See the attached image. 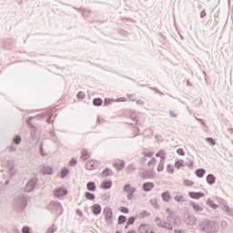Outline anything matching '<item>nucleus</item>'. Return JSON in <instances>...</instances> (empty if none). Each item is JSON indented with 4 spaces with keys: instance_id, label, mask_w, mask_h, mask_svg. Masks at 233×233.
Instances as JSON below:
<instances>
[{
    "instance_id": "obj_1",
    "label": "nucleus",
    "mask_w": 233,
    "mask_h": 233,
    "mask_svg": "<svg viewBox=\"0 0 233 233\" xmlns=\"http://www.w3.org/2000/svg\"><path fill=\"white\" fill-rule=\"evenodd\" d=\"M103 216H104L106 223L107 225H112V223L114 221V214L112 212V208H105L103 210Z\"/></svg>"
},
{
    "instance_id": "obj_2",
    "label": "nucleus",
    "mask_w": 233,
    "mask_h": 233,
    "mask_svg": "<svg viewBox=\"0 0 233 233\" xmlns=\"http://www.w3.org/2000/svg\"><path fill=\"white\" fill-rule=\"evenodd\" d=\"M68 194V190L65 187H59L54 191L55 198H63Z\"/></svg>"
},
{
    "instance_id": "obj_3",
    "label": "nucleus",
    "mask_w": 233,
    "mask_h": 233,
    "mask_svg": "<svg viewBox=\"0 0 233 233\" xmlns=\"http://www.w3.org/2000/svg\"><path fill=\"white\" fill-rule=\"evenodd\" d=\"M140 233H155L150 226L144 224L139 228Z\"/></svg>"
},
{
    "instance_id": "obj_4",
    "label": "nucleus",
    "mask_w": 233,
    "mask_h": 233,
    "mask_svg": "<svg viewBox=\"0 0 233 233\" xmlns=\"http://www.w3.org/2000/svg\"><path fill=\"white\" fill-rule=\"evenodd\" d=\"M92 212L93 214H95V216H99V214H101V205L99 204H95L91 207Z\"/></svg>"
},
{
    "instance_id": "obj_5",
    "label": "nucleus",
    "mask_w": 233,
    "mask_h": 233,
    "mask_svg": "<svg viewBox=\"0 0 233 233\" xmlns=\"http://www.w3.org/2000/svg\"><path fill=\"white\" fill-rule=\"evenodd\" d=\"M154 187V182H147L143 184V190L145 192H150V190H153Z\"/></svg>"
},
{
    "instance_id": "obj_6",
    "label": "nucleus",
    "mask_w": 233,
    "mask_h": 233,
    "mask_svg": "<svg viewBox=\"0 0 233 233\" xmlns=\"http://www.w3.org/2000/svg\"><path fill=\"white\" fill-rule=\"evenodd\" d=\"M114 166L118 170H123V168H125V162L123 160H121V159H116L114 162Z\"/></svg>"
},
{
    "instance_id": "obj_7",
    "label": "nucleus",
    "mask_w": 233,
    "mask_h": 233,
    "mask_svg": "<svg viewBox=\"0 0 233 233\" xmlns=\"http://www.w3.org/2000/svg\"><path fill=\"white\" fill-rule=\"evenodd\" d=\"M205 194L201 192H189V198L192 199H199V198H203Z\"/></svg>"
},
{
    "instance_id": "obj_8",
    "label": "nucleus",
    "mask_w": 233,
    "mask_h": 233,
    "mask_svg": "<svg viewBox=\"0 0 233 233\" xmlns=\"http://www.w3.org/2000/svg\"><path fill=\"white\" fill-rule=\"evenodd\" d=\"M86 168L87 170H94L96 168V160H88L86 164Z\"/></svg>"
},
{
    "instance_id": "obj_9",
    "label": "nucleus",
    "mask_w": 233,
    "mask_h": 233,
    "mask_svg": "<svg viewBox=\"0 0 233 233\" xmlns=\"http://www.w3.org/2000/svg\"><path fill=\"white\" fill-rule=\"evenodd\" d=\"M112 187V181L106 180L101 183V188L108 189Z\"/></svg>"
},
{
    "instance_id": "obj_10",
    "label": "nucleus",
    "mask_w": 233,
    "mask_h": 233,
    "mask_svg": "<svg viewBox=\"0 0 233 233\" xmlns=\"http://www.w3.org/2000/svg\"><path fill=\"white\" fill-rule=\"evenodd\" d=\"M124 190L126 192H129L130 194H134V192H136V187H133L132 186L127 184L124 187Z\"/></svg>"
},
{
    "instance_id": "obj_11",
    "label": "nucleus",
    "mask_w": 233,
    "mask_h": 233,
    "mask_svg": "<svg viewBox=\"0 0 233 233\" xmlns=\"http://www.w3.org/2000/svg\"><path fill=\"white\" fill-rule=\"evenodd\" d=\"M207 181L208 185H214V183H216V177H214V175H208L207 177Z\"/></svg>"
},
{
    "instance_id": "obj_12",
    "label": "nucleus",
    "mask_w": 233,
    "mask_h": 233,
    "mask_svg": "<svg viewBox=\"0 0 233 233\" xmlns=\"http://www.w3.org/2000/svg\"><path fill=\"white\" fill-rule=\"evenodd\" d=\"M87 190H90L91 192H96V184L94 182H88L86 184Z\"/></svg>"
},
{
    "instance_id": "obj_13",
    "label": "nucleus",
    "mask_w": 233,
    "mask_h": 233,
    "mask_svg": "<svg viewBox=\"0 0 233 233\" xmlns=\"http://www.w3.org/2000/svg\"><path fill=\"white\" fill-rule=\"evenodd\" d=\"M191 206L196 212H201L203 210V208H201L199 204H197L195 202H191Z\"/></svg>"
},
{
    "instance_id": "obj_14",
    "label": "nucleus",
    "mask_w": 233,
    "mask_h": 233,
    "mask_svg": "<svg viewBox=\"0 0 233 233\" xmlns=\"http://www.w3.org/2000/svg\"><path fill=\"white\" fill-rule=\"evenodd\" d=\"M81 157H82V159H84V161H85V160L90 158V153H88L87 150L83 149V150H82V156H81Z\"/></svg>"
},
{
    "instance_id": "obj_15",
    "label": "nucleus",
    "mask_w": 233,
    "mask_h": 233,
    "mask_svg": "<svg viewBox=\"0 0 233 233\" xmlns=\"http://www.w3.org/2000/svg\"><path fill=\"white\" fill-rule=\"evenodd\" d=\"M156 156L157 157H161V161H165V156H167V153L165 150H160Z\"/></svg>"
},
{
    "instance_id": "obj_16",
    "label": "nucleus",
    "mask_w": 233,
    "mask_h": 233,
    "mask_svg": "<svg viewBox=\"0 0 233 233\" xmlns=\"http://www.w3.org/2000/svg\"><path fill=\"white\" fill-rule=\"evenodd\" d=\"M85 196H86V198L89 199L90 201H94V199H96V195H94L90 192H86Z\"/></svg>"
},
{
    "instance_id": "obj_17",
    "label": "nucleus",
    "mask_w": 233,
    "mask_h": 233,
    "mask_svg": "<svg viewBox=\"0 0 233 233\" xmlns=\"http://www.w3.org/2000/svg\"><path fill=\"white\" fill-rule=\"evenodd\" d=\"M93 105H95V106H101L103 105V100L101 98H95Z\"/></svg>"
},
{
    "instance_id": "obj_18",
    "label": "nucleus",
    "mask_w": 233,
    "mask_h": 233,
    "mask_svg": "<svg viewBox=\"0 0 233 233\" xmlns=\"http://www.w3.org/2000/svg\"><path fill=\"white\" fill-rule=\"evenodd\" d=\"M196 176L198 177H203V176H205V169H203V168L198 169L196 171Z\"/></svg>"
},
{
    "instance_id": "obj_19",
    "label": "nucleus",
    "mask_w": 233,
    "mask_h": 233,
    "mask_svg": "<svg viewBox=\"0 0 233 233\" xmlns=\"http://www.w3.org/2000/svg\"><path fill=\"white\" fill-rule=\"evenodd\" d=\"M25 190H26V192H32V190H34V183L29 182V183L25 186Z\"/></svg>"
},
{
    "instance_id": "obj_20",
    "label": "nucleus",
    "mask_w": 233,
    "mask_h": 233,
    "mask_svg": "<svg viewBox=\"0 0 233 233\" xmlns=\"http://www.w3.org/2000/svg\"><path fill=\"white\" fill-rule=\"evenodd\" d=\"M176 168H180L181 167H185V161L178 160L175 164Z\"/></svg>"
},
{
    "instance_id": "obj_21",
    "label": "nucleus",
    "mask_w": 233,
    "mask_h": 233,
    "mask_svg": "<svg viewBox=\"0 0 233 233\" xmlns=\"http://www.w3.org/2000/svg\"><path fill=\"white\" fill-rule=\"evenodd\" d=\"M162 198L165 201H170V193H168V192L163 193Z\"/></svg>"
},
{
    "instance_id": "obj_22",
    "label": "nucleus",
    "mask_w": 233,
    "mask_h": 233,
    "mask_svg": "<svg viewBox=\"0 0 233 233\" xmlns=\"http://www.w3.org/2000/svg\"><path fill=\"white\" fill-rule=\"evenodd\" d=\"M165 168V163L163 162V160H161L160 164L157 167V172H163Z\"/></svg>"
},
{
    "instance_id": "obj_23",
    "label": "nucleus",
    "mask_w": 233,
    "mask_h": 233,
    "mask_svg": "<svg viewBox=\"0 0 233 233\" xmlns=\"http://www.w3.org/2000/svg\"><path fill=\"white\" fill-rule=\"evenodd\" d=\"M125 221H127V218L123 215L118 217V223L119 225H121V223H125Z\"/></svg>"
},
{
    "instance_id": "obj_24",
    "label": "nucleus",
    "mask_w": 233,
    "mask_h": 233,
    "mask_svg": "<svg viewBox=\"0 0 233 233\" xmlns=\"http://www.w3.org/2000/svg\"><path fill=\"white\" fill-rule=\"evenodd\" d=\"M68 175V169L64 168L61 171V177H66V176Z\"/></svg>"
},
{
    "instance_id": "obj_25",
    "label": "nucleus",
    "mask_w": 233,
    "mask_h": 233,
    "mask_svg": "<svg viewBox=\"0 0 233 233\" xmlns=\"http://www.w3.org/2000/svg\"><path fill=\"white\" fill-rule=\"evenodd\" d=\"M102 174L105 177H106L107 176H110V174H112V170L111 169H106V170L103 171Z\"/></svg>"
},
{
    "instance_id": "obj_26",
    "label": "nucleus",
    "mask_w": 233,
    "mask_h": 233,
    "mask_svg": "<svg viewBox=\"0 0 233 233\" xmlns=\"http://www.w3.org/2000/svg\"><path fill=\"white\" fill-rule=\"evenodd\" d=\"M120 212H122V214H128L129 209L127 207H121L120 208Z\"/></svg>"
},
{
    "instance_id": "obj_27",
    "label": "nucleus",
    "mask_w": 233,
    "mask_h": 233,
    "mask_svg": "<svg viewBox=\"0 0 233 233\" xmlns=\"http://www.w3.org/2000/svg\"><path fill=\"white\" fill-rule=\"evenodd\" d=\"M184 185L186 187H192V185H194V182L192 180H185Z\"/></svg>"
},
{
    "instance_id": "obj_28",
    "label": "nucleus",
    "mask_w": 233,
    "mask_h": 233,
    "mask_svg": "<svg viewBox=\"0 0 233 233\" xmlns=\"http://www.w3.org/2000/svg\"><path fill=\"white\" fill-rule=\"evenodd\" d=\"M14 143H15V145H19V143H21V137L16 136V137L14 138Z\"/></svg>"
},
{
    "instance_id": "obj_29",
    "label": "nucleus",
    "mask_w": 233,
    "mask_h": 233,
    "mask_svg": "<svg viewBox=\"0 0 233 233\" xmlns=\"http://www.w3.org/2000/svg\"><path fill=\"white\" fill-rule=\"evenodd\" d=\"M206 141L209 145H213V146L216 145V140H214V138H207Z\"/></svg>"
},
{
    "instance_id": "obj_30",
    "label": "nucleus",
    "mask_w": 233,
    "mask_h": 233,
    "mask_svg": "<svg viewBox=\"0 0 233 233\" xmlns=\"http://www.w3.org/2000/svg\"><path fill=\"white\" fill-rule=\"evenodd\" d=\"M131 118H132L133 121H136L137 125L140 124L139 119L137 118V116H136V115L133 114L131 116Z\"/></svg>"
},
{
    "instance_id": "obj_31",
    "label": "nucleus",
    "mask_w": 233,
    "mask_h": 233,
    "mask_svg": "<svg viewBox=\"0 0 233 233\" xmlns=\"http://www.w3.org/2000/svg\"><path fill=\"white\" fill-rule=\"evenodd\" d=\"M175 199H176L178 203H181V202L185 201L183 196L176 197Z\"/></svg>"
},
{
    "instance_id": "obj_32",
    "label": "nucleus",
    "mask_w": 233,
    "mask_h": 233,
    "mask_svg": "<svg viewBox=\"0 0 233 233\" xmlns=\"http://www.w3.org/2000/svg\"><path fill=\"white\" fill-rule=\"evenodd\" d=\"M134 221H136V218H134V217L129 218L127 225H134Z\"/></svg>"
},
{
    "instance_id": "obj_33",
    "label": "nucleus",
    "mask_w": 233,
    "mask_h": 233,
    "mask_svg": "<svg viewBox=\"0 0 233 233\" xmlns=\"http://www.w3.org/2000/svg\"><path fill=\"white\" fill-rule=\"evenodd\" d=\"M177 152L179 156H185V150L183 148L177 149Z\"/></svg>"
},
{
    "instance_id": "obj_34",
    "label": "nucleus",
    "mask_w": 233,
    "mask_h": 233,
    "mask_svg": "<svg viewBox=\"0 0 233 233\" xmlns=\"http://www.w3.org/2000/svg\"><path fill=\"white\" fill-rule=\"evenodd\" d=\"M69 165L71 167H74V165H77V160H76V158H72L69 162Z\"/></svg>"
},
{
    "instance_id": "obj_35",
    "label": "nucleus",
    "mask_w": 233,
    "mask_h": 233,
    "mask_svg": "<svg viewBox=\"0 0 233 233\" xmlns=\"http://www.w3.org/2000/svg\"><path fill=\"white\" fill-rule=\"evenodd\" d=\"M158 227H161L162 228H167V223L165 222H157Z\"/></svg>"
},
{
    "instance_id": "obj_36",
    "label": "nucleus",
    "mask_w": 233,
    "mask_h": 233,
    "mask_svg": "<svg viewBox=\"0 0 233 233\" xmlns=\"http://www.w3.org/2000/svg\"><path fill=\"white\" fill-rule=\"evenodd\" d=\"M78 99H83L84 97H86V95L84 92H79L77 95Z\"/></svg>"
},
{
    "instance_id": "obj_37",
    "label": "nucleus",
    "mask_w": 233,
    "mask_h": 233,
    "mask_svg": "<svg viewBox=\"0 0 233 233\" xmlns=\"http://www.w3.org/2000/svg\"><path fill=\"white\" fill-rule=\"evenodd\" d=\"M145 157H152L154 156V152H145Z\"/></svg>"
},
{
    "instance_id": "obj_38",
    "label": "nucleus",
    "mask_w": 233,
    "mask_h": 233,
    "mask_svg": "<svg viewBox=\"0 0 233 233\" xmlns=\"http://www.w3.org/2000/svg\"><path fill=\"white\" fill-rule=\"evenodd\" d=\"M167 172L169 174H174V167L172 166H167Z\"/></svg>"
},
{
    "instance_id": "obj_39",
    "label": "nucleus",
    "mask_w": 233,
    "mask_h": 233,
    "mask_svg": "<svg viewBox=\"0 0 233 233\" xmlns=\"http://www.w3.org/2000/svg\"><path fill=\"white\" fill-rule=\"evenodd\" d=\"M22 232H23V233H30V228H28V227H24L23 229H22Z\"/></svg>"
},
{
    "instance_id": "obj_40",
    "label": "nucleus",
    "mask_w": 233,
    "mask_h": 233,
    "mask_svg": "<svg viewBox=\"0 0 233 233\" xmlns=\"http://www.w3.org/2000/svg\"><path fill=\"white\" fill-rule=\"evenodd\" d=\"M144 177L145 179H152V177H155V175L154 174L146 175Z\"/></svg>"
},
{
    "instance_id": "obj_41",
    "label": "nucleus",
    "mask_w": 233,
    "mask_h": 233,
    "mask_svg": "<svg viewBox=\"0 0 233 233\" xmlns=\"http://www.w3.org/2000/svg\"><path fill=\"white\" fill-rule=\"evenodd\" d=\"M154 165H156V158H153L148 164L149 167H154Z\"/></svg>"
},
{
    "instance_id": "obj_42",
    "label": "nucleus",
    "mask_w": 233,
    "mask_h": 233,
    "mask_svg": "<svg viewBox=\"0 0 233 233\" xmlns=\"http://www.w3.org/2000/svg\"><path fill=\"white\" fill-rule=\"evenodd\" d=\"M116 101H117V103H125V101H127V98H125V97H120V98H118Z\"/></svg>"
},
{
    "instance_id": "obj_43",
    "label": "nucleus",
    "mask_w": 233,
    "mask_h": 233,
    "mask_svg": "<svg viewBox=\"0 0 233 233\" xmlns=\"http://www.w3.org/2000/svg\"><path fill=\"white\" fill-rule=\"evenodd\" d=\"M175 233H185V232H183V230H181V229H176Z\"/></svg>"
},
{
    "instance_id": "obj_44",
    "label": "nucleus",
    "mask_w": 233,
    "mask_h": 233,
    "mask_svg": "<svg viewBox=\"0 0 233 233\" xmlns=\"http://www.w3.org/2000/svg\"><path fill=\"white\" fill-rule=\"evenodd\" d=\"M137 104H138V105H142V104H143V101L138 100V101H137Z\"/></svg>"
},
{
    "instance_id": "obj_45",
    "label": "nucleus",
    "mask_w": 233,
    "mask_h": 233,
    "mask_svg": "<svg viewBox=\"0 0 233 233\" xmlns=\"http://www.w3.org/2000/svg\"><path fill=\"white\" fill-rule=\"evenodd\" d=\"M127 198L132 199V195H128Z\"/></svg>"
},
{
    "instance_id": "obj_46",
    "label": "nucleus",
    "mask_w": 233,
    "mask_h": 233,
    "mask_svg": "<svg viewBox=\"0 0 233 233\" xmlns=\"http://www.w3.org/2000/svg\"><path fill=\"white\" fill-rule=\"evenodd\" d=\"M168 230H172V227H169V228H168Z\"/></svg>"
},
{
    "instance_id": "obj_47",
    "label": "nucleus",
    "mask_w": 233,
    "mask_h": 233,
    "mask_svg": "<svg viewBox=\"0 0 233 233\" xmlns=\"http://www.w3.org/2000/svg\"><path fill=\"white\" fill-rule=\"evenodd\" d=\"M127 233H135L134 231H129V232H127Z\"/></svg>"
},
{
    "instance_id": "obj_48",
    "label": "nucleus",
    "mask_w": 233,
    "mask_h": 233,
    "mask_svg": "<svg viewBox=\"0 0 233 233\" xmlns=\"http://www.w3.org/2000/svg\"><path fill=\"white\" fill-rule=\"evenodd\" d=\"M48 174H52V170H50V172Z\"/></svg>"
},
{
    "instance_id": "obj_49",
    "label": "nucleus",
    "mask_w": 233,
    "mask_h": 233,
    "mask_svg": "<svg viewBox=\"0 0 233 233\" xmlns=\"http://www.w3.org/2000/svg\"><path fill=\"white\" fill-rule=\"evenodd\" d=\"M116 233H121L120 231H116Z\"/></svg>"
},
{
    "instance_id": "obj_50",
    "label": "nucleus",
    "mask_w": 233,
    "mask_h": 233,
    "mask_svg": "<svg viewBox=\"0 0 233 233\" xmlns=\"http://www.w3.org/2000/svg\"><path fill=\"white\" fill-rule=\"evenodd\" d=\"M204 14L201 15V17H203Z\"/></svg>"
},
{
    "instance_id": "obj_51",
    "label": "nucleus",
    "mask_w": 233,
    "mask_h": 233,
    "mask_svg": "<svg viewBox=\"0 0 233 233\" xmlns=\"http://www.w3.org/2000/svg\"><path fill=\"white\" fill-rule=\"evenodd\" d=\"M204 14L201 15V17H203Z\"/></svg>"
},
{
    "instance_id": "obj_52",
    "label": "nucleus",
    "mask_w": 233,
    "mask_h": 233,
    "mask_svg": "<svg viewBox=\"0 0 233 233\" xmlns=\"http://www.w3.org/2000/svg\"><path fill=\"white\" fill-rule=\"evenodd\" d=\"M157 221H159V219H157Z\"/></svg>"
}]
</instances>
